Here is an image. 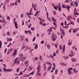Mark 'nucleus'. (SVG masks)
<instances>
[{"label":"nucleus","instance_id":"1","mask_svg":"<svg viewBox=\"0 0 79 79\" xmlns=\"http://www.w3.org/2000/svg\"><path fill=\"white\" fill-rule=\"evenodd\" d=\"M20 59H19L18 57H17L14 60V63L13 64V65H14L15 64H16L17 65H18L20 64Z\"/></svg>","mask_w":79,"mask_h":79},{"label":"nucleus","instance_id":"2","mask_svg":"<svg viewBox=\"0 0 79 79\" xmlns=\"http://www.w3.org/2000/svg\"><path fill=\"white\" fill-rule=\"evenodd\" d=\"M52 40L53 41H55L57 39V36H55L54 34V32L52 33V35L51 37Z\"/></svg>","mask_w":79,"mask_h":79},{"label":"nucleus","instance_id":"3","mask_svg":"<svg viewBox=\"0 0 79 79\" xmlns=\"http://www.w3.org/2000/svg\"><path fill=\"white\" fill-rule=\"evenodd\" d=\"M14 23L15 25V28H16V29H18V24L17 22H16V19H14Z\"/></svg>","mask_w":79,"mask_h":79},{"label":"nucleus","instance_id":"4","mask_svg":"<svg viewBox=\"0 0 79 79\" xmlns=\"http://www.w3.org/2000/svg\"><path fill=\"white\" fill-rule=\"evenodd\" d=\"M36 5L37 4H33V3H32V7L33 8L35 11H37V8L36 7Z\"/></svg>","mask_w":79,"mask_h":79},{"label":"nucleus","instance_id":"5","mask_svg":"<svg viewBox=\"0 0 79 79\" xmlns=\"http://www.w3.org/2000/svg\"><path fill=\"white\" fill-rule=\"evenodd\" d=\"M53 21H54V22L53 23V24L56 26V27H57V24L56 23V19H55V18H53L52 19Z\"/></svg>","mask_w":79,"mask_h":79},{"label":"nucleus","instance_id":"6","mask_svg":"<svg viewBox=\"0 0 79 79\" xmlns=\"http://www.w3.org/2000/svg\"><path fill=\"white\" fill-rule=\"evenodd\" d=\"M17 54V50L16 48H14V52L12 54L13 55H16Z\"/></svg>","mask_w":79,"mask_h":79},{"label":"nucleus","instance_id":"7","mask_svg":"<svg viewBox=\"0 0 79 79\" xmlns=\"http://www.w3.org/2000/svg\"><path fill=\"white\" fill-rule=\"evenodd\" d=\"M73 70V68H69L68 69V73L69 75H71V70Z\"/></svg>","mask_w":79,"mask_h":79},{"label":"nucleus","instance_id":"8","mask_svg":"<svg viewBox=\"0 0 79 79\" xmlns=\"http://www.w3.org/2000/svg\"><path fill=\"white\" fill-rule=\"evenodd\" d=\"M41 67L40 66V64H39V65H38L37 67V70L39 72L40 71V70H41V69H40V68H41Z\"/></svg>","mask_w":79,"mask_h":79},{"label":"nucleus","instance_id":"9","mask_svg":"<svg viewBox=\"0 0 79 79\" xmlns=\"http://www.w3.org/2000/svg\"><path fill=\"white\" fill-rule=\"evenodd\" d=\"M13 69H5L4 70V72H12L13 71Z\"/></svg>","mask_w":79,"mask_h":79},{"label":"nucleus","instance_id":"10","mask_svg":"<svg viewBox=\"0 0 79 79\" xmlns=\"http://www.w3.org/2000/svg\"><path fill=\"white\" fill-rule=\"evenodd\" d=\"M19 59L20 60V61H21V58H23V54H19Z\"/></svg>","mask_w":79,"mask_h":79},{"label":"nucleus","instance_id":"11","mask_svg":"<svg viewBox=\"0 0 79 79\" xmlns=\"http://www.w3.org/2000/svg\"><path fill=\"white\" fill-rule=\"evenodd\" d=\"M36 74L38 77H39V76H40V75H41V73H40V72H39V70H37Z\"/></svg>","mask_w":79,"mask_h":79},{"label":"nucleus","instance_id":"12","mask_svg":"<svg viewBox=\"0 0 79 79\" xmlns=\"http://www.w3.org/2000/svg\"><path fill=\"white\" fill-rule=\"evenodd\" d=\"M74 53L73 50H72L71 51V54H69V56H74Z\"/></svg>","mask_w":79,"mask_h":79},{"label":"nucleus","instance_id":"13","mask_svg":"<svg viewBox=\"0 0 79 79\" xmlns=\"http://www.w3.org/2000/svg\"><path fill=\"white\" fill-rule=\"evenodd\" d=\"M65 45H63V47H62V51L63 52V53H64L65 52Z\"/></svg>","mask_w":79,"mask_h":79},{"label":"nucleus","instance_id":"14","mask_svg":"<svg viewBox=\"0 0 79 79\" xmlns=\"http://www.w3.org/2000/svg\"><path fill=\"white\" fill-rule=\"evenodd\" d=\"M79 29L78 28H76V29H73V33L76 32L77 31H78Z\"/></svg>","mask_w":79,"mask_h":79},{"label":"nucleus","instance_id":"15","mask_svg":"<svg viewBox=\"0 0 79 79\" xmlns=\"http://www.w3.org/2000/svg\"><path fill=\"white\" fill-rule=\"evenodd\" d=\"M13 50V48H11L10 49H9V50H8V51L7 52V54H8V53H10V52H12V51Z\"/></svg>","mask_w":79,"mask_h":79},{"label":"nucleus","instance_id":"16","mask_svg":"<svg viewBox=\"0 0 79 79\" xmlns=\"http://www.w3.org/2000/svg\"><path fill=\"white\" fill-rule=\"evenodd\" d=\"M74 4H75V5L76 6H78V2H77V1H75V2L74 3Z\"/></svg>","mask_w":79,"mask_h":79},{"label":"nucleus","instance_id":"17","mask_svg":"<svg viewBox=\"0 0 79 79\" xmlns=\"http://www.w3.org/2000/svg\"><path fill=\"white\" fill-rule=\"evenodd\" d=\"M73 71L74 72V73H77L78 72V71L76 70V69H73Z\"/></svg>","mask_w":79,"mask_h":79},{"label":"nucleus","instance_id":"18","mask_svg":"<svg viewBox=\"0 0 79 79\" xmlns=\"http://www.w3.org/2000/svg\"><path fill=\"white\" fill-rule=\"evenodd\" d=\"M66 8H67V9L68 10V11L69 12L70 11L69 9L70 8L71 6H67V7H66Z\"/></svg>","mask_w":79,"mask_h":79},{"label":"nucleus","instance_id":"19","mask_svg":"<svg viewBox=\"0 0 79 79\" xmlns=\"http://www.w3.org/2000/svg\"><path fill=\"white\" fill-rule=\"evenodd\" d=\"M72 61H73V62H74V61H76V59H75V58H72Z\"/></svg>","mask_w":79,"mask_h":79},{"label":"nucleus","instance_id":"20","mask_svg":"<svg viewBox=\"0 0 79 79\" xmlns=\"http://www.w3.org/2000/svg\"><path fill=\"white\" fill-rule=\"evenodd\" d=\"M50 66H49V67H48V71H49V70H51V69L52 68V66H51V65H50Z\"/></svg>","mask_w":79,"mask_h":79},{"label":"nucleus","instance_id":"21","mask_svg":"<svg viewBox=\"0 0 79 79\" xmlns=\"http://www.w3.org/2000/svg\"><path fill=\"white\" fill-rule=\"evenodd\" d=\"M28 64H29V61H28V60H27V61H25V62H24V64H25V65Z\"/></svg>","mask_w":79,"mask_h":79},{"label":"nucleus","instance_id":"22","mask_svg":"<svg viewBox=\"0 0 79 79\" xmlns=\"http://www.w3.org/2000/svg\"><path fill=\"white\" fill-rule=\"evenodd\" d=\"M20 38V40H23V35H20L19 37Z\"/></svg>","mask_w":79,"mask_h":79},{"label":"nucleus","instance_id":"23","mask_svg":"<svg viewBox=\"0 0 79 79\" xmlns=\"http://www.w3.org/2000/svg\"><path fill=\"white\" fill-rule=\"evenodd\" d=\"M35 49H37V48H38V45L37 44H35Z\"/></svg>","mask_w":79,"mask_h":79},{"label":"nucleus","instance_id":"24","mask_svg":"<svg viewBox=\"0 0 79 79\" xmlns=\"http://www.w3.org/2000/svg\"><path fill=\"white\" fill-rule=\"evenodd\" d=\"M2 45V42L0 40V48H1Z\"/></svg>","mask_w":79,"mask_h":79},{"label":"nucleus","instance_id":"25","mask_svg":"<svg viewBox=\"0 0 79 79\" xmlns=\"http://www.w3.org/2000/svg\"><path fill=\"white\" fill-rule=\"evenodd\" d=\"M31 47H28V46H27L26 47L25 50H27V49H31Z\"/></svg>","mask_w":79,"mask_h":79},{"label":"nucleus","instance_id":"26","mask_svg":"<svg viewBox=\"0 0 79 79\" xmlns=\"http://www.w3.org/2000/svg\"><path fill=\"white\" fill-rule=\"evenodd\" d=\"M61 8H60V6L59 5V6L58 11H61Z\"/></svg>","mask_w":79,"mask_h":79},{"label":"nucleus","instance_id":"27","mask_svg":"<svg viewBox=\"0 0 79 79\" xmlns=\"http://www.w3.org/2000/svg\"><path fill=\"white\" fill-rule=\"evenodd\" d=\"M0 22L2 23H5L3 19H0Z\"/></svg>","mask_w":79,"mask_h":79},{"label":"nucleus","instance_id":"28","mask_svg":"<svg viewBox=\"0 0 79 79\" xmlns=\"http://www.w3.org/2000/svg\"><path fill=\"white\" fill-rule=\"evenodd\" d=\"M27 13V16H28V17L29 18H30L31 19H32L31 18L30 16V15H28V14L29 13Z\"/></svg>","mask_w":79,"mask_h":79},{"label":"nucleus","instance_id":"29","mask_svg":"<svg viewBox=\"0 0 79 79\" xmlns=\"http://www.w3.org/2000/svg\"><path fill=\"white\" fill-rule=\"evenodd\" d=\"M75 15H79V13H78L77 11H76V10L75 11Z\"/></svg>","mask_w":79,"mask_h":79},{"label":"nucleus","instance_id":"30","mask_svg":"<svg viewBox=\"0 0 79 79\" xmlns=\"http://www.w3.org/2000/svg\"><path fill=\"white\" fill-rule=\"evenodd\" d=\"M32 69L31 68V67H29L28 68V70H30V71H31Z\"/></svg>","mask_w":79,"mask_h":79},{"label":"nucleus","instance_id":"31","mask_svg":"<svg viewBox=\"0 0 79 79\" xmlns=\"http://www.w3.org/2000/svg\"><path fill=\"white\" fill-rule=\"evenodd\" d=\"M26 58V57H24V56H23V58L22 59V60H23V61H24V60H25Z\"/></svg>","mask_w":79,"mask_h":79},{"label":"nucleus","instance_id":"32","mask_svg":"<svg viewBox=\"0 0 79 79\" xmlns=\"http://www.w3.org/2000/svg\"><path fill=\"white\" fill-rule=\"evenodd\" d=\"M3 21H4V23L5 24H6V21H5V20L4 19V17H3Z\"/></svg>","mask_w":79,"mask_h":79},{"label":"nucleus","instance_id":"33","mask_svg":"<svg viewBox=\"0 0 79 79\" xmlns=\"http://www.w3.org/2000/svg\"><path fill=\"white\" fill-rule=\"evenodd\" d=\"M6 19H9V20H10V16H7V17H6Z\"/></svg>","mask_w":79,"mask_h":79},{"label":"nucleus","instance_id":"34","mask_svg":"<svg viewBox=\"0 0 79 79\" xmlns=\"http://www.w3.org/2000/svg\"><path fill=\"white\" fill-rule=\"evenodd\" d=\"M62 8H67V6H65L64 5L62 4Z\"/></svg>","mask_w":79,"mask_h":79},{"label":"nucleus","instance_id":"35","mask_svg":"<svg viewBox=\"0 0 79 79\" xmlns=\"http://www.w3.org/2000/svg\"><path fill=\"white\" fill-rule=\"evenodd\" d=\"M46 63L48 65H52L51 64L50 62H47Z\"/></svg>","mask_w":79,"mask_h":79},{"label":"nucleus","instance_id":"36","mask_svg":"<svg viewBox=\"0 0 79 79\" xmlns=\"http://www.w3.org/2000/svg\"><path fill=\"white\" fill-rule=\"evenodd\" d=\"M35 29V27H31V30H32V31H34Z\"/></svg>","mask_w":79,"mask_h":79},{"label":"nucleus","instance_id":"37","mask_svg":"<svg viewBox=\"0 0 79 79\" xmlns=\"http://www.w3.org/2000/svg\"><path fill=\"white\" fill-rule=\"evenodd\" d=\"M19 68H18L17 69V72H19Z\"/></svg>","mask_w":79,"mask_h":79},{"label":"nucleus","instance_id":"38","mask_svg":"<svg viewBox=\"0 0 79 79\" xmlns=\"http://www.w3.org/2000/svg\"><path fill=\"white\" fill-rule=\"evenodd\" d=\"M29 74H28V75H24V77H29Z\"/></svg>","mask_w":79,"mask_h":79},{"label":"nucleus","instance_id":"39","mask_svg":"<svg viewBox=\"0 0 79 79\" xmlns=\"http://www.w3.org/2000/svg\"><path fill=\"white\" fill-rule=\"evenodd\" d=\"M73 41V40L72 41V42H70V43H69L68 44L69 45H71V44H72V42Z\"/></svg>","mask_w":79,"mask_h":79},{"label":"nucleus","instance_id":"40","mask_svg":"<svg viewBox=\"0 0 79 79\" xmlns=\"http://www.w3.org/2000/svg\"><path fill=\"white\" fill-rule=\"evenodd\" d=\"M3 65L4 67V68H3L4 70H5L6 68V65L5 64H3Z\"/></svg>","mask_w":79,"mask_h":79},{"label":"nucleus","instance_id":"41","mask_svg":"<svg viewBox=\"0 0 79 79\" xmlns=\"http://www.w3.org/2000/svg\"><path fill=\"white\" fill-rule=\"evenodd\" d=\"M27 69H28L27 68H26V69H25L23 71V73H24V72H25L26 70H27Z\"/></svg>","mask_w":79,"mask_h":79},{"label":"nucleus","instance_id":"42","mask_svg":"<svg viewBox=\"0 0 79 79\" xmlns=\"http://www.w3.org/2000/svg\"><path fill=\"white\" fill-rule=\"evenodd\" d=\"M40 60H43L42 57L41 56H40Z\"/></svg>","mask_w":79,"mask_h":79},{"label":"nucleus","instance_id":"43","mask_svg":"<svg viewBox=\"0 0 79 79\" xmlns=\"http://www.w3.org/2000/svg\"><path fill=\"white\" fill-rule=\"evenodd\" d=\"M54 9H55V10H57V7H56V6H54Z\"/></svg>","mask_w":79,"mask_h":79},{"label":"nucleus","instance_id":"44","mask_svg":"<svg viewBox=\"0 0 79 79\" xmlns=\"http://www.w3.org/2000/svg\"><path fill=\"white\" fill-rule=\"evenodd\" d=\"M64 58L65 59V60H67V59H68V58H69V57H65V56H64Z\"/></svg>","mask_w":79,"mask_h":79},{"label":"nucleus","instance_id":"45","mask_svg":"<svg viewBox=\"0 0 79 79\" xmlns=\"http://www.w3.org/2000/svg\"><path fill=\"white\" fill-rule=\"evenodd\" d=\"M47 47L49 49L50 48V45L48 44L47 45Z\"/></svg>","mask_w":79,"mask_h":79},{"label":"nucleus","instance_id":"46","mask_svg":"<svg viewBox=\"0 0 79 79\" xmlns=\"http://www.w3.org/2000/svg\"><path fill=\"white\" fill-rule=\"evenodd\" d=\"M12 32H13V34L14 35H15V34H16V31H13Z\"/></svg>","mask_w":79,"mask_h":79},{"label":"nucleus","instance_id":"47","mask_svg":"<svg viewBox=\"0 0 79 79\" xmlns=\"http://www.w3.org/2000/svg\"><path fill=\"white\" fill-rule=\"evenodd\" d=\"M27 32H28L29 33H30L31 34V31H27Z\"/></svg>","mask_w":79,"mask_h":79},{"label":"nucleus","instance_id":"48","mask_svg":"<svg viewBox=\"0 0 79 79\" xmlns=\"http://www.w3.org/2000/svg\"><path fill=\"white\" fill-rule=\"evenodd\" d=\"M32 10H33V8H32V7L31 8L30 10V12L31 13Z\"/></svg>","mask_w":79,"mask_h":79},{"label":"nucleus","instance_id":"49","mask_svg":"<svg viewBox=\"0 0 79 79\" xmlns=\"http://www.w3.org/2000/svg\"><path fill=\"white\" fill-rule=\"evenodd\" d=\"M58 52H59V50L58 49H57L56 50V53L57 54H58Z\"/></svg>","mask_w":79,"mask_h":79},{"label":"nucleus","instance_id":"50","mask_svg":"<svg viewBox=\"0 0 79 79\" xmlns=\"http://www.w3.org/2000/svg\"><path fill=\"white\" fill-rule=\"evenodd\" d=\"M40 24L41 25H42V24H43V23H42V22H41V21H40Z\"/></svg>","mask_w":79,"mask_h":79},{"label":"nucleus","instance_id":"51","mask_svg":"<svg viewBox=\"0 0 79 79\" xmlns=\"http://www.w3.org/2000/svg\"><path fill=\"white\" fill-rule=\"evenodd\" d=\"M25 40L27 42H29L28 39V38H26Z\"/></svg>","mask_w":79,"mask_h":79},{"label":"nucleus","instance_id":"52","mask_svg":"<svg viewBox=\"0 0 79 79\" xmlns=\"http://www.w3.org/2000/svg\"><path fill=\"white\" fill-rule=\"evenodd\" d=\"M10 34V32L9 31H8L7 33V35H9Z\"/></svg>","mask_w":79,"mask_h":79},{"label":"nucleus","instance_id":"53","mask_svg":"<svg viewBox=\"0 0 79 79\" xmlns=\"http://www.w3.org/2000/svg\"><path fill=\"white\" fill-rule=\"evenodd\" d=\"M7 48H6V49L5 50V51L4 52V53H5L7 51Z\"/></svg>","mask_w":79,"mask_h":79},{"label":"nucleus","instance_id":"54","mask_svg":"<svg viewBox=\"0 0 79 79\" xmlns=\"http://www.w3.org/2000/svg\"><path fill=\"white\" fill-rule=\"evenodd\" d=\"M70 22L71 24H72L73 25H74V23H73V22L72 21H70Z\"/></svg>","mask_w":79,"mask_h":79},{"label":"nucleus","instance_id":"55","mask_svg":"<svg viewBox=\"0 0 79 79\" xmlns=\"http://www.w3.org/2000/svg\"><path fill=\"white\" fill-rule=\"evenodd\" d=\"M54 45L56 48H57L58 44H54Z\"/></svg>","mask_w":79,"mask_h":79},{"label":"nucleus","instance_id":"56","mask_svg":"<svg viewBox=\"0 0 79 79\" xmlns=\"http://www.w3.org/2000/svg\"><path fill=\"white\" fill-rule=\"evenodd\" d=\"M34 71H32V72L30 73L31 75H34Z\"/></svg>","mask_w":79,"mask_h":79},{"label":"nucleus","instance_id":"57","mask_svg":"<svg viewBox=\"0 0 79 79\" xmlns=\"http://www.w3.org/2000/svg\"><path fill=\"white\" fill-rule=\"evenodd\" d=\"M49 56L51 58H53V57H54V56H53V55H50Z\"/></svg>","mask_w":79,"mask_h":79},{"label":"nucleus","instance_id":"58","mask_svg":"<svg viewBox=\"0 0 79 79\" xmlns=\"http://www.w3.org/2000/svg\"><path fill=\"white\" fill-rule=\"evenodd\" d=\"M24 32L25 34H27L28 33V31H26V30H25V31H24Z\"/></svg>","mask_w":79,"mask_h":79},{"label":"nucleus","instance_id":"59","mask_svg":"<svg viewBox=\"0 0 79 79\" xmlns=\"http://www.w3.org/2000/svg\"><path fill=\"white\" fill-rule=\"evenodd\" d=\"M27 46L25 45V46H23L22 48V49H23V48H26V47Z\"/></svg>","mask_w":79,"mask_h":79},{"label":"nucleus","instance_id":"60","mask_svg":"<svg viewBox=\"0 0 79 79\" xmlns=\"http://www.w3.org/2000/svg\"><path fill=\"white\" fill-rule=\"evenodd\" d=\"M24 15H23V14H21V15H20V17H21V18H23V17Z\"/></svg>","mask_w":79,"mask_h":79},{"label":"nucleus","instance_id":"61","mask_svg":"<svg viewBox=\"0 0 79 79\" xmlns=\"http://www.w3.org/2000/svg\"><path fill=\"white\" fill-rule=\"evenodd\" d=\"M62 47L61 45V44H60V49H62Z\"/></svg>","mask_w":79,"mask_h":79},{"label":"nucleus","instance_id":"62","mask_svg":"<svg viewBox=\"0 0 79 79\" xmlns=\"http://www.w3.org/2000/svg\"><path fill=\"white\" fill-rule=\"evenodd\" d=\"M66 23H67V21H66V20H65L64 24L65 26L66 25Z\"/></svg>","mask_w":79,"mask_h":79},{"label":"nucleus","instance_id":"63","mask_svg":"<svg viewBox=\"0 0 79 79\" xmlns=\"http://www.w3.org/2000/svg\"><path fill=\"white\" fill-rule=\"evenodd\" d=\"M3 9H4V10L5 9H6V8L5 6H3Z\"/></svg>","mask_w":79,"mask_h":79},{"label":"nucleus","instance_id":"64","mask_svg":"<svg viewBox=\"0 0 79 79\" xmlns=\"http://www.w3.org/2000/svg\"><path fill=\"white\" fill-rule=\"evenodd\" d=\"M56 55L55 52L53 53V56H56Z\"/></svg>","mask_w":79,"mask_h":79}]
</instances>
